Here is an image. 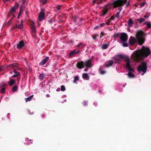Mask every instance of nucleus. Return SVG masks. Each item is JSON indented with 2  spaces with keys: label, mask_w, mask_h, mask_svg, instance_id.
I'll list each match as a JSON object with an SVG mask.
<instances>
[{
  "label": "nucleus",
  "mask_w": 151,
  "mask_h": 151,
  "mask_svg": "<svg viewBox=\"0 0 151 151\" xmlns=\"http://www.w3.org/2000/svg\"><path fill=\"white\" fill-rule=\"evenodd\" d=\"M15 82V80L12 79L10 78H9V81L8 83L10 86H12L14 84Z\"/></svg>",
  "instance_id": "obj_14"
},
{
  "label": "nucleus",
  "mask_w": 151,
  "mask_h": 151,
  "mask_svg": "<svg viewBox=\"0 0 151 151\" xmlns=\"http://www.w3.org/2000/svg\"><path fill=\"white\" fill-rule=\"evenodd\" d=\"M100 72L101 74H104L105 73V71L104 70H100Z\"/></svg>",
  "instance_id": "obj_33"
},
{
  "label": "nucleus",
  "mask_w": 151,
  "mask_h": 151,
  "mask_svg": "<svg viewBox=\"0 0 151 151\" xmlns=\"http://www.w3.org/2000/svg\"><path fill=\"white\" fill-rule=\"evenodd\" d=\"M123 3L126 4V6H127L129 4V2L127 1V0H118L116 1L114 3V7H116L122 5Z\"/></svg>",
  "instance_id": "obj_8"
},
{
  "label": "nucleus",
  "mask_w": 151,
  "mask_h": 151,
  "mask_svg": "<svg viewBox=\"0 0 151 151\" xmlns=\"http://www.w3.org/2000/svg\"><path fill=\"white\" fill-rule=\"evenodd\" d=\"M23 21H22L21 23L19 25H16V28L19 29H22L23 27Z\"/></svg>",
  "instance_id": "obj_19"
},
{
  "label": "nucleus",
  "mask_w": 151,
  "mask_h": 151,
  "mask_svg": "<svg viewBox=\"0 0 151 151\" xmlns=\"http://www.w3.org/2000/svg\"><path fill=\"white\" fill-rule=\"evenodd\" d=\"M75 51H73L72 52H70V55H72L73 54H75Z\"/></svg>",
  "instance_id": "obj_38"
},
{
  "label": "nucleus",
  "mask_w": 151,
  "mask_h": 151,
  "mask_svg": "<svg viewBox=\"0 0 151 151\" xmlns=\"http://www.w3.org/2000/svg\"><path fill=\"white\" fill-rule=\"evenodd\" d=\"M144 34L141 31H138L136 35V39L140 44H142L144 41Z\"/></svg>",
  "instance_id": "obj_4"
},
{
  "label": "nucleus",
  "mask_w": 151,
  "mask_h": 151,
  "mask_svg": "<svg viewBox=\"0 0 151 151\" xmlns=\"http://www.w3.org/2000/svg\"><path fill=\"white\" fill-rule=\"evenodd\" d=\"M83 104L84 105H86V101H84Z\"/></svg>",
  "instance_id": "obj_44"
},
{
  "label": "nucleus",
  "mask_w": 151,
  "mask_h": 151,
  "mask_svg": "<svg viewBox=\"0 0 151 151\" xmlns=\"http://www.w3.org/2000/svg\"><path fill=\"white\" fill-rule=\"evenodd\" d=\"M101 1H102V0H100V1H99V0H98L97 2H101Z\"/></svg>",
  "instance_id": "obj_47"
},
{
  "label": "nucleus",
  "mask_w": 151,
  "mask_h": 151,
  "mask_svg": "<svg viewBox=\"0 0 151 151\" xmlns=\"http://www.w3.org/2000/svg\"><path fill=\"white\" fill-rule=\"evenodd\" d=\"M150 53V51L148 47H143L141 50L134 52L132 55V58L134 61L139 60L140 58H146Z\"/></svg>",
  "instance_id": "obj_1"
},
{
  "label": "nucleus",
  "mask_w": 151,
  "mask_h": 151,
  "mask_svg": "<svg viewBox=\"0 0 151 151\" xmlns=\"http://www.w3.org/2000/svg\"><path fill=\"white\" fill-rule=\"evenodd\" d=\"M14 66V65L12 64H11V65H9V66L10 67H13Z\"/></svg>",
  "instance_id": "obj_46"
},
{
  "label": "nucleus",
  "mask_w": 151,
  "mask_h": 151,
  "mask_svg": "<svg viewBox=\"0 0 151 151\" xmlns=\"http://www.w3.org/2000/svg\"><path fill=\"white\" fill-rule=\"evenodd\" d=\"M144 24H146L147 25L146 27L147 28H150L151 27V23L150 22H145Z\"/></svg>",
  "instance_id": "obj_21"
},
{
  "label": "nucleus",
  "mask_w": 151,
  "mask_h": 151,
  "mask_svg": "<svg viewBox=\"0 0 151 151\" xmlns=\"http://www.w3.org/2000/svg\"><path fill=\"white\" fill-rule=\"evenodd\" d=\"M111 20L110 19H109L106 22V23L107 24H111L112 23H111Z\"/></svg>",
  "instance_id": "obj_28"
},
{
  "label": "nucleus",
  "mask_w": 151,
  "mask_h": 151,
  "mask_svg": "<svg viewBox=\"0 0 151 151\" xmlns=\"http://www.w3.org/2000/svg\"><path fill=\"white\" fill-rule=\"evenodd\" d=\"M22 10L21 9H20V11H19V13L18 17V18L20 16V15L22 14Z\"/></svg>",
  "instance_id": "obj_34"
},
{
  "label": "nucleus",
  "mask_w": 151,
  "mask_h": 151,
  "mask_svg": "<svg viewBox=\"0 0 151 151\" xmlns=\"http://www.w3.org/2000/svg\"><path fill=\"white\" fill-rule=\"evenodd\" d=\"M45 16V12L43 11H42L38 16V20L41 21L44 19Z\"/></svg>",
  "instance_id": "obj_9"
},
{
  "label": "nucleus",
  "mask_w": 151,
  "mask_h": 151,
  "mask_svg": "<svg viewBox=\"0 0 151 151\" xmlns=\"http://www.w3.org/2000/svg\"><path fill=\"white\" fill-rule=\"evenodd\" d=\"M46 96L48 97L50 96V95L49 94H47L46 95Z\"/></svg>",
  "instance_id": "obj_48"
},
{
  "label": "nucleus",
  "mask_w": 151,
  "mask_h": 151,
  "mask_svg": "<svg viewBox=\"0 0 151 151\" xmlns=\"http://www.w3.org/2000/svg\"><path fill=\"white\" fill-rule=\"evenodd\" d=\"M108 45L106 44H104L102 45V47L104 49H106L108 47Z\"/></svg>",
  "instance_id": "obj_25"
},
{
  "label": "nucleus",
  "mask_w": 151,
  "mask_h": 151,
  "mask_svg": "<svg viewBox=\"0 0 151 151\" xmlns=\"http://www.w3.org/2000/svg\"><path fill=\"white\" fill-rule=\"evenodd\" d=\"M13 71L15 74L13 75L12 76V77H16L17 76H20V74L19 73L16 71L15 70H14Z\"/></svg>",
  "instance_id": "obj_18"
},
{
  "label": "nucleus",
  "mask_w": 151,
  "mask_h": 151,
  "mask_svg": "<svg viewBox=\"0 0 151 151\" xmlns=\"http://www.w3.org/2000/svg\"><path fill=\"white\" fill-rule=\"evenodd\" d=\"M11 11L12 12H14L15 11V9L14 7H12L11 9Z\"/></svg>",
  "instance_id": "obj_37"
},
{
  "label": "nucleus",
  "mask_w": 151,
  "mask_h": 151,
  "mask_svg": "<svg viewBox=\"0 0 151 151\" xmlns=\"http://www.w3.org/2000/svg\"><path fill=\"white\" fill-rule=\"evenodd\" d=\"M108 9H104L101 12L100 15L101 16L104 17L107 12Z\"/></svg>",
  "instance_id": "obj_16"
},
{
  "label": "nucleus",
  "mask_w": 151,
  "mask_h": 151,
  "mask_svg": "<svg viewBox=\"0 0 151 151\" xmlns=\"http://www.w3.org/2000/svg\"><path fill=\"white\" fill-rule=\"evenodd\" d=\"M138 70L139 73L143 72V73L142 74L143 75L144 74L146 73L147 70V67L146 63H142L137 68Z\"/></svg>",
  "instance_id": "obj_6"
},
{
  "label": "nucleus",
  "mask_w": 151,
  "mask_h": 151,
  "mask_svg": "<svg viewBox=\"0 0 151 151\" xmlns=\"http://www.w3.org/2000/svg\"><path fill=\"white\" fill-rule=\"evenodd\" d=\"M114 59L116 63H119L122 59L126 61V64L130 63L129 58L127 56L123 55H119L114 57Z\"/></svg>",
  "instance_id": "obj_3"
},
{
  "label": "nucleus",
  "mask_w": 151,
  "mask_h": 151,
  "mask_svg": "<svg viewBox=\"0 0 151 151\" xmlns=\"http://www.w3.org/2000/svg\"><path fill=\"white\" fill-rule=\"evenodd\" d=\"M31 28L32 30V33L35 34L36 31L35 29V23L34 22H33L31 24Z\"/></svg>",
  "instance_id": "obj_12"
},
{
  "label": "nucleus",
  "mask_w": 151,
  "mask_h": 151,
  "mask_svg": "<svg viewBox=\"0 0 151 151\" xmlns=\"http://www.w3.org/2000/svg\"><path fill=\"white\" fill-rule=\"evenodd\" d=\"M106 34L103 32H101V35L100 37L101 38L102 37L104 36Z\"/></svg>",
  "instance_id": "obj_35"
},
{
  "label": "nucleus",
  "mask_w": 151,
  "mask_h": 151,
  "mask_svg": "<svg viewBox=\"0 0 151 151\" xmlns=\"http://www.w3.org/2000/svg\"><path fill=\"white\" fill-rule=\"evenodd\" d=\"M125 68L129 70L128 73L129 77L130 78L134 77L135 75L134 74V70L133 69L130 67V63L126 64Z\"/></svg>",
  "instance_id": "obj_7"
},
{
  "label": "nucleus",
  "mask_w": 151,
  "mask_h": 151,
  "mask_svg": "<svg viewBox=\"0 0 151 151\" xmlns=\"http://www.w3.org/2000/svg\"><path fill=\"white\" fill-rule=\"evenodd\" d=\"M98 26H95V27H94V29H96V28H98Z\"/></svg>",
  "instance_id": "obj_49"
},
{
  "label": "nucleus",
  "mask_w": 151,
  "mask_h": 151,
  "mask_svg": "<svg viewBox=\"0 0 151 151\" xmlns=\"http://www.w3.org/2000/svg\"><path fill=\"white\" fill-rule=\"evenodd\" d=\"M5 91V88H3L1 90V93H4Z\"/></svg>",
  "instance_id": "obj_39"
},
{
  "label": "nucleus",
  "mask_w": 151,
  "mask_h": 151,
  "mask_svg": "<svg viewBox=\"0 0 151 151\" xmlns=\"http://www.w3.org/2000/svg\"><path fill=\"white\" fill-rule=\"evenodd\" d=\"M79 78L78 76H76L74 77V80L73 81V83H76V81L79 80Z\"/></svg>",
  "instance_id": "obj_22"
},
{
  "label": "nucleus",
  "mask_w": 151,
  "mask_h": 151,
  "mask_svg": "<svg viewBox=\"0 0 151 151\" xmlns=\"http://www.w3.org/2000/svg\"><path fill=\"white\" fill-rule=\"evenodd\" d=\"M91 60H89L85 61L84 63L82 61L78 63L77 64V67L79 69H81L84 68V66L85 65L86 68L84 70L85 71H86L88 70L87 68H90L91 66Z\"/></svg>",
  "instance_id": "obj_2"
},
{
  "label": "nucleus",
  "mask_w": 151,
  "mask_h": 151,
  "mask_svg": "<svg viewBox=\"0 0 151 151\" xmlns=\"http://www.w3.org/2000/svg\"><path fill=\"white\" fill-rule=\"evenodd\" d=\"M44 76V74L43 73H42L40 74V80H42Z\"/></svg>",
  "instance_id": "obj_32"
},
{
  "label": "nucleus",
  "mask_w": 151,
  "mask_h": 151,
  "mask_svg": "<svg viewBox=\"0 0 151 151\" xmlns=\"http://www.w3.org/2000/svg\"><path fill=\"white\" fill-rule=\"evenodd\" d=\"M41 2H42L43 4H45L47 1V0H40Z\"/></svg>",
  "instance_id": "obj_30"
},
{
  "label": "nucleus",
  "mask_w": 151,
  "mask_h": 151,
  "mask_svg": "<svg viewBox=\"0 0 151 151\" xmlns=\"http://www.w3.org/2000/svg\"><path fill=\"white\" fill-rule=\"evenodd\" d=\"M83 78L86 80H88L89 79V76L87 73H83L82 75Z\"/></svg>",
  "instance_id": "obj_17"
},
{
  "label": "nucleus",
  "mask_w": 151,
  "mask_h": 151,
  "mask_svg": "<svg viewBox=\"0 0 151 151\" xmlns=\"http://www.w3.org/2000/svg\"><path fill=\"white\" fill-rule=\"evenodd\" d=\"M105 23H102L100 24V26L101 27H103L105 25Z\"/></svg>",
  "instance_id": "obj_41"
},
{
  "label": "nucleus",
  "mask_w": 151,
  "mask_h": 151,
  "mask_svg": "<svg viewBox=\"0 0 151 151\" xmlns=\"http://www.w3.org/2000/svg\"><path fill=\"white\" fill-rule=\"evenodd\" d=\"M48 58H49L48 57H47L45 59H43L42 60V61L40 63V65H45L47 62Z\"/></svg>",
  "instance_id": "obj_15"
},
{
  "label": "nucleus",
  "mask_w": 151,
  "mask_h": 151,
  "mask_svg": "<svg viewBox=\"0 0 151 151\" xmlns=\"http://www.w3.org/2000/svg\"><path fill=\"white\" fill-rule=\"evenodd\" d=\"M33 95H32L31 96L29 97L26 98L25 99V100L26 102H27L28 101H30L32 99L33 97Z\"/></svg>",
  "instance_id": "obj_20"
},
{
  "label": "nucleus",
  "mask_w": 151,
  "mask_h": 151,
  "mask_svg": "<svg viewBox=\"0 0 151 151\" xmlns=\"http://www.w3.org/2000/svg\"><path fill=\"white\" fill-rule=\"evenodd\" d=\"M136 39L132 37H131L129 40V43L130 45H132L136 42Z\"/></svg>",
  "instance_id": "obj_11"
},
{
  "label": "nucleus",
  "mask_w": 151,
  "mask_h": 151,
  "mask_svg": "<svg viewBox=\"0 0 151 151\" xmlns=\"http://www.w3.org/2000/svg\"><path fill=\"white\" fill-rule=\"evenodd\" d=\"M9 0H3V1L4 2H6L8 1H9Z\"/></svg>",
  "instance_id": "obj_43"
},
{
  "label": "nucleus",
  "mask_w": 151,
  "mask_h": 151,
  "mask_svg": "<svg viewBox=\"0 0 151 151\" xmlns=\"http://www.w3.org/2000/svg\"><path fill=\"white\" fill-rule=\"evenodd\" d=\"M121 9H120L119 10V12H117L116 15V17L117 19H118L119 18V15L120 14V12L121 11Z\"/></svg>",
  "instance_id": "obj_29"
},
{
  "label": "nucleus",
  "mask_w": 151,
  "mask_h": 151,
  "mask_svg": "<svg viewBox=\"0 0 151 151\" xmlns=\"http://www.w3.org/2000/svg\"><path fill=\"white\" fill-rule=\"evenodd\" d=\"M145 20V18H142L140 19H138L137 21H139V23H141L142 22L144 21Z\"/></svg>",
  "instance_id": "obj_24"
},
{
  "label": "nucleus",
  "mask_w": 151,
  "mask_h": 151,
  "mask_svg": "<svg viewBox=\"0 0 151 151\" xmlns=\"http://www.w3.org/2000/svg\"><path fill=\"white\" fill-rule=\"evenodd\" d=\"M81 46V48H83L84 47V45L83 44L81 43H81H80L77 46V47H80V46Z\"/></svg>",
  "instance_id": "obj_26"
},
{
  "label": "nucleus",
  "mask_w": 151,
  "mask_h": 151,
  "mask_svg": "<svg viewBox=\"0 0 151 151\" xmlns=\"http://www.w3.org/2000/svg\"><path fill=\"white\" fill-rule=\"evenodd\" d=\"M114 16H112L111 17V18L110 19L112 21V20H113L114 19Z\"/></svg>",
  "instance_id": "obj_42"
},
{
  "label": "nucleus",
  "mask_w": 151,
  "mask_h": 151,
  "mask_svg": "<svg viewBox=\"0 0 151 151\" xmlns=\"http://www.w3.org/2000/svg\"><path fill=\"white\" fill-rule=\"evenodd\" d=\"M80 51V50H78L77 51H75V54H77V53H78Z\"/></svg>",
  "instance_id": "obj_45"
},
{
  "label": "nucleus",
  "mask_w": 151,
  "mask_h": 151,
  "mask_svg": "<svg viewBox=\"0 0 151 151\" xmlns=\"http://www.w3.org/2000/svg\"><path fill=\"white\" fill-rule=\"evenodd\" d=\"M24 43L23 41H21L17 45V48L19 49H20L24 47Z\"/></svg>",
  "instance_id": "obj_10"
},
{
  "label": "nucleus",
  "mask_w": 151,
  "mask_h": 151,
  "mask_svg": "<svg viewBox=\"0 0 151 151\" xmlns=\"http://www.w3.org/2000/svg\"><path fill=\"white\" fill-rule=\"evenodd\" d=\"M133 23V22L132 21V19H129V21L128 22V25L129 26H131L132 24Z\"/></svg>",
  "instance_id": "obj_23"
},
{
  "label": "nucleus",
  "mask_w": 151,
  "mask_h": 151,
  "mask_svg": "<svg viewBox=\"0 0 151 151\" xmlns=\"http://www.w3.org/2000/svg\"><path fill=\"white\" fill-rule=\"evenodd\" d=\"M120 39L123 47H127L128 46L127 43L126 42L127 40L128 37L125 33H122L120 35Z\"/></svg>",
  "instance_id": "obj_5"
},
{
  "label": "nucleus",
  "mask_w": 151,
  "mask_h": 151,
  "mask_svg": "<svg viewBox=\"0 0 151 151\" xmlns=\"http://www.w3.org/2000/svg\"><path fill=\"white\" fill-rule=\"evenodd\" d=\"M113 61L112 60H109L106 62V67H109L111 66L113 64Z\"/></svg>",
  "instance_id": "obj_13"
},
{
  "label": "nucleus",
  "mask_w": 151,
  "mask_h": 151,
  "mask_svg": "<svg viewBox=\"0 0 151 151\" xmlns=\"http://www.w3.org/2000/svg\"><path fill=\"white\" fill-rule=\"evenodd\" d=\"M98 0H93V3H96L97 4H99L100 3H101V2H97Z\"/></svg>",
  "instance_id": "obj_36"
},
{
  "label": "nucleus",
  "mask_w": 151,
  "mask_h": 151,
  "mask_svg": "<svg viewBox=\"0 0 151 151\" xmlns=\"http://www.w3.org/2000/svg\"><path fill=\"white\" fill-rule=\"evenodd\" d=\"M17 82H18V84L19 83V81L20 80V78H17Z\"/></svg>",
  "instance_id": "obj_40"
},
{
  "label": "nucleus",
  "mask_w": 151,
  "mask_h": 151,
  "mask_svg": "<svg viewBox=\"0 0 151 151\" xmlns=\"http://www.w3.org/2000/svg\"><path fill=\"white\" fill-rule=\"evenodd\" d=\"M17 86H15L13 88L12 91L13 92H15L17 91Z\"/></svg>",
  "instance_id": "obj_27"
},
{
  "label": "nucleus",
  "mask_w": 151,
  "mask_h": 151,
  "mask_svg": "<svg viewBox=\"0 0 151 151\" xmlns=\"http://www.w3.org/2000/svg\"><path fill=\"white\" fill-rule=\"evenodd\" d=\"M59 89H57L56 91H59Z\"/></svg>",
  "instance_id": "obj_50"
},
{
  "label": "nucleus",
  "mask_w": 151,
  "mask_h": 151,
  "mask_svg": "<svg viewBox=\"0 0 151 151\" xmlns=\"http://www.w3.org/2000/svg\"><path fill=\"white\" fill-rule=\"evenodd\" d=\"M61 90L62 91H65V87L63 86H62L61 87Z\"/></svg>",
  "instance_id": "obj_31"
}]
</instances>
